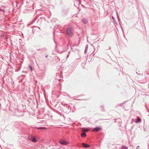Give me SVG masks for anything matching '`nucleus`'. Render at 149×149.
I'll use <instances>...</instances> for the list:
<instances>
[{
    "mask_svg": "<svg viewBox=\"0 0 149 149\" xmlns=\"http://www.w3.org/2000/svg\"><path fill=\"white\" fill-rule=\"evenodd\" d=\"M38 139H36L35 137H33L31 141L33 142H36L38 141Z\"/></svg>",
    "mask_w": 149,
    "mask_h": 149,
    "instance_id": "20e7f679",
    "label": "nucleus"
},
{
    "mask_svg": "<svg viewBox=\"0 0 149 149\" xmlns=\"http://www.w3.org/2000/svg\"><path fill=\"white\" fill-rule=\"evenodd\" d=\"M81 135L82 137H83L84 136L85 137L86 136V134L85 133H83L81 134Z\"/></svg>",
    "mask_w": 149,
    "mask_h": 149,
    "instance_id": "1a4fd4ad",
    "label": "nucleus"
},
{
    "mask_svg": "<svg viewBox=\"0 0 149 149\" xmlns=\"http://www.w3.org/2000/svg\"><path fill=\"white\" fill-rule=\"evenodd\" d=\"M29 68H30V69H31V71H32V70H33V69H32V68L30 66H29Z\"/></svg>",
    "mask_w": 149,
    "mask_h": 149,
    "instance_id": "9b49d317",
    "label": "nucleus"
},
{
    "mask_svg": "<svg viewBox=\"0 0 149 149\" xmlns=\"http://www.w3.org/2000/svg\"><path fill=\"white\" fill-rule=\"evenodd\" d=\"M82 144L83 146L85 148H88L90 147V145L85 144L84 143H83Z\"/></svg>",
    "mask_w": 149,
    "mask_h": 149,
    "instance_id": "39448f33",
    "label": "nucleus"
},
{
    "mask_svg": "<svg viewBox=\"0 0 149 149\" xmlns=\"http://www.w3.org/2000/svg\"><path fill=\"white\" fill-rule=\"evenodd\" d=\"M59 142L61 144L63 145H66L68 144V142L66 141L63 139L60 140L59 141Z\"/></svg>",
    "mask_w": 149,
    "mask_h": 149,
    "instance_id": "f257e3e1",
    "label": "nucleus"
},
{
    "mask_svg": "<svg viewBox=\"0 0 149 149\" xmlns=\"http://www.w3.org/2000/svg\"><path fill=\"white\" fill-rule=\"evenodd\" d=\"M81 129L82 131L83 132H86L89 131L88 129H86V128H81Z\"/></svg>",
    "mask_w": 149,
    "mask_h": 149,
    "instance_id": "423d86ee",
    "label": "nucleus"
},
{
    "mask_svg": "<svg viewBox=\"0 0 149 149\" xmlns=\"http://www.w3.org/2000/svg\"><path fill=\"white\" fill-rule=\"evenodd\" d=\"M101 129L99 127H97L95 128H94L93 130H92L93 132H98L100 130H101Z\"/></svg>",
    "mask_w": 149,
    "mask_h": 149,
    "instance_id": "7ed1b4c3",
    "label": "nucleus"
},
{
    "mask_svg": "<svg viewBox=\"0 0 149 149\" xmlns=\"http://www.w3.org/2000/svg\"><path fill=\"white\" fill-rule=\"evenodd\" d=\"M121 149H128V148L127 147L122 146L121 147Z\"/></svg>",
    "mask_w": 149,
    "mask_h": 149,
    "instance_id": "6e6552de",
    "label": "nucleus"
},
{
    "mask_svg": "<svg viewBox=\"0 0 149 149\" xmlns=\"http://www.w3.org/2000/svg\"><path fill=\"white\" fill-rule=\"evenodd\" d=\"M141 119L140 118H138L137 119V120L136 121V122L137 123L138 122H139L141 121Z\"/></svg>",
    "mask_w": 149,
    "mask_h": 149,
    "instance_id": "9d476101",
    "label": "nucleus"
},
{
    "mask_svg": "<svg viewBox=\"0 0 149 149\" xmlns=\"http://www.w3.org/2000/svg\"><path fill=\"white\" fill-rule=\"evenodd\" d=\"M72 32V29L71 28H68L66 31L67 33L70 36H72L73 34Z\"/></svg>",
    "mask_w": 149,
    "mask_h": 149,
    "instance_id": "f03ea898",
    "label": "nucleus"
},
{
    "mask_svg": "<svg viewBox=\"0 0 149 149\" xmlns=\"http://www.w3.org/2000/svg\"><path fill=\"white\" fill-rule=\"evenodd\" d=\"M82 21L85 24H86L88 22L87 20L86 19H83Z\"/></svg>",
    "mask_w": 149,
    "mask_h": 149,
    "instance_id": "0eeeda50",
    "label": "nucleus"
},
{
    "mask_svg": "<svg viewBox=\"0 0 149 149\" xmlns=\"http://www.w3.org/2000/svg\"><path fill=\"white\" fill-rule=\"evenodd\" d=\"M39 129H46V128H45V127H41L39 128Z\"/></svg>",
    "mask_w": 149,
    "mask_h": 149,
    "instance_id": "f8f14e48",
    "label": "nucleus"
}]
</instances>
